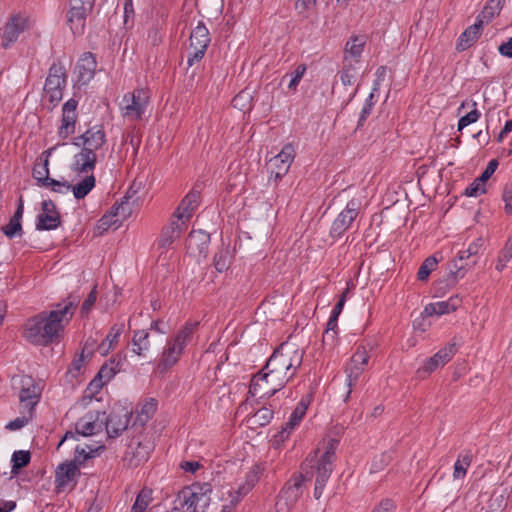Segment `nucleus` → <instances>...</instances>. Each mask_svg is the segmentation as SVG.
Masks as SVG:
<instances>
[{
  "label": "nucleus",
  "mask_w": 512,
  "mask_h": 512,
  "mask_svg": "<svg viewBox=\"0 0 512 512\" xmlns=\"http://www.w3.org/2000/svg\"><path fill=\"white\" fill-rule=\"evenodd\" d=\"M78 303V296L69 295L64 301L57 303L55 309L42 311L29 318L24 325V338L38 346H48L54 342H59L64 328L75 313Z\"/></svg>",
  "instance_id": "nucleus-1"
},
{
  "label": "nucleus",
  "mask_w": 512,
  "mask_h": 512,
  "mask_svg": "<svg viewBox=\"0 0 512 512\" xmlns=\"http://www.w3.org/2000/svg\"><path fill=\"white\" fill-rule=\"evenodd\" d=\"M304 351L294 343L284 342L266 361V369L288 383L303 362Z\"/></svg>",
  "instance_id": "nucleus-2"
},
{
  "label": "nucleus",
  "mask_w": 512,
  "mask_h": 512,
  "mask_svg": "<svg viewBox=\"0 0 512 512\" xmlns=\"http://www.w3.org/2000/svg\"><path fill=\"white\" fill-rule=\"evenodd\" d=\"M212 486L195 482L183 487L177 494L172 512H206L211 502Z\"/></svg>",
  "instance_id": "nucleus-3"
},
{
  "label": "nucleus",
  "mask_w": 512,
  "mask_h": 512,
  "mask_svg": "<svg viewBox=\"0 0 512 512\" xmlns=\"http://www.w3.org/2000/svg\"><path fill=\"white\" fill-rule=\"evenodd\" d=\"M198 327V321H188L176 334L167 340L158 364L160 369L168 370L178 362L187 343Z\"/></svg>",
  "instance_id": "nucleus-4"
},
{
  "label": "nucleus",
  "mask_w": 512,
  "mask_h": 512,
  "mask_svg": "<svg viewBox=\"0 0 512 512\" xmlns=\"http://www.w3.org/2000/svg\"><path fill=\"white\" fill-rule=\"evenodd\" d=\"M338 441L331 439L324 453L316 461L307 458L304 465H309L312 469V474H315V488L314 497L319 499L325 489L326 483L329 480L334 467V461L336 459V448Z\"/></svg>",
  "instance_id": "nucleus-5"
},
{
  "label": "nucleus",
  "mask_w": 512,
  "mask_h": 512,
  "mask_svg": "<svg viewBox=\"0 0 512 512\" xmlns=\"http://www.w3.org/2000/svg\"><path fill=\"white\" fill-rule=\"evenodd\" d=\"M68 75L61 62H54L48 70L44 91L52 108H55L63 98V92L67 86Z\"/></svg>",
  "instance_id": "nucleus-6"
},
{
  "label": "nucleus",
  "mask_w": 512,
  "mask_h": 512,
  "mask_svg": "<svg viewBox=\"0 0 512 512\" xmlns=\"http://www.w3.org/2000/svg\"><path fill=\"white\" fill-rule=\"evenodd\" d=\"M287 383L267 371L266 366L254 375L249 386V394L260 399L270 398L280 391Z\"/></svg>",
  "instance_id": "nucleus-7"
},
{
  "label": "nucleus",
  "mask_w": 512,
  "mask_h": 512,
  "mask_svg": "<svg viewBox=\"0 0 512 512\" xmlns=\"http://www.w3.org/2000/svg\"><path fill=\"white\" fill-rule=\"evenodd\" d=\"M149 99V91L144 88H137L124 94L120 103L122 116L129 120H140L146 112Z\"/></svg>",
  "instance_id": "nucleus-8"
},
{
  "label": "nucleus",
  "mask_w": 512,
  "mask_h": 512,
  "mask_svg": "<svg viewBox=\"0 0 512 512\" xmlns=\"http://www.w3.org/2000/svg\"><path fill=\"white\" fill-rule=\"evenodd\" d=\"M189 41L187 64L192 67L204 58L211 42L209 30L202 21H199L196 27L192 29Z\"/></svg>",
  "instance_id": "nucleus-9"
},
{
  "label": "nucleus",
  "mask_w": 512,
  "mask_h": 512,
  "mask_svg": "<svg viewBox=\"0 0 512 512\" xmlns=\"http://www.w3.org/2000/svg\"><path fill=\"white\" fill-rule=\"evenodd\" d=\"M362 203L359 198L349 200L345 208L337 215L331 224L330 236L338 239L351 227L358 217Z\"/></svg>",
  "instance_id": "nucleus-10"
},
{
  "label": "nucleus",
  "mask_w": 512,
  "mask_h": 512,
  "mask_svg": "<svg viewBox=\"0 0 512 512\" xmlns=\"http://www.w3.org/2000/svg\"><path fill=\"white\" fill-rule=\"evenodd\" d=\"M294 158L295 149L293 145L290 143L284 145L281 151L268 162L269 180L274 179L275 182L281 180L289 171Z\"/></svg>",
  "instance_id": "nucleus-11"
},
{
  "label": "nucleus",
  "mask_w": 512,
  "mask_h": 512,
  "mask_svg": "<svg viewBox=\"0 0 512 512\" xmlns=\"http://www.w3.org/2000/svg\"><path fill=\"white\" fill-rule=\"evenodd\" d=\"M31 26L32 21L28 15L22 13L12 15L4 26L1 46L4 49L9 48L18 40L20 34L30 29Z\"/></svg>",
  "instance_id": "nucleus-12"
},
{
  "label": "nucleus",
  "mask_w": 512,
  "mask_h": 512,
  "mask_svg": "<svg viewBox=\"0 0 512 512\" xmlns=\"http://www.w3.org/2000/svg\"><path fill=\"white\" fill-rule=\"evenodd\" d=\"M106 143V133L102 125H95L73 139V145L96 153Z\"/></svg>",
  "instance_id": "nucleus-13"
},
{
  "label": "nucleus",
  "mask_w": 512,
  "mask_h": 512,
  "mask_svg": "<svg viewBox=\"0 0 512 512\" xmlns=\"http://www.w3.org/2000/svg\"><path fill=\"white\" fill-rule=\"evenodd\" d=\"M70 5L67 22L73 34H82L85 28L86 17L91 12L94 4H88L86 0H70Z\"/></svg>",
  "instance_id": "nucleus-14"
},
{
  "label": "nucleus",
  "mask_w": 512,
  "mask_h": 512,
  "mask_svg": "<svg viewBox=\"0 0 512 512\" xmlns=\"http://www.w3.org/2000/svg\"><path fill=\"white\" fill-rule=\"evenodd\" d=\"M200 197V191L195 187L190 190L172 214L173 219L183 222L184 225L188 227L190 219L193 217V214L200 204Z\"/></svg>",
  "instance_id": "nucleus-15"
},
{
  "label": "nucleus",
  "mask_w": 512,
  "mask_h": 512,
  "mask_svg": "<svg viewBox=\"0 0 512 512\" xmlns=\"http://www.w3.org/2000/svg\"><path fill=\"white\" fill-rule=\"evenodd\" d=\"M104 421L105 412L89 411L76 422V434L81 436L97 434L103 430Z\"/></svg>",
  "instance_id": "nucleus-16"
},
{
  "label": "nucleus",
  "mask_w": 512,
  "mask_h": 512,
  "mask_svg": "<svg viewBox=\"0 0 512 512\" xmlns=\"http://www.w3.org/2000/svg\"><path fill=\"white\" fill-rule=\"evenodd\" d=\"M456 345V342H451L441 348L436 354L425 360L417 373L429 375L438 368L446 365L455 355L457 351Z\"/></svg>",
  "instance_id": "nucleus-17"
},
{
  "label": "nucleus",
  "mask_w": 512,
  "mask_h": 512,
  "mask_svg": "<svg viewBox=\"0 0 512 512\" xmlns=\"http://www.w3.org/2000/svg\"><path fill=\"white\" fill-rule=\"evenodd\" d=\"M21 390L19 392V401L22 409L32 414L34 407L37 405L40 399V389L34 383V380L30 376H23L20 380Z\"/></svg>",
  "instance_id": "nucleus-18"
},
{
  "label": "nucleus",
  "mask_w": 512,
  "mask_h": 512,
  "mask_svg": "<svg viewBox=\"0 0 512 512\" xmlns=\"http://www.w3.org/2000/svg\"><path fill=\"white\" fill-rule=\"evenodd\" d=\"M77 106L78 101L74 98H70L62 106V118L61 125L58 128V136L63 140L67 139L75 132L77 121Z\"/></svg>",
  "instance_id": "nucleus-19"
},
{
  "label": "nucleus",
  "mask_w": 512,
  "mask_h": 512,
  "mask_svg": "<svg viewBox=\"0 0 512 512\" xmlns=\"http://www.w3.org/2000/svg\"><path fill=\"white\" fill-rule=\"evenodd\" d=\"M262 468L254 465L245 475V479L238 487L228 492L229 499L238 505L247 496L260 479Z\"/></svg>",
  "instance_id": "nucleus-20"
},
{
  "label": "nucleus",
  "mask_w": 512,
  "mask_h": 512,
  "mask_svg": "<svg viewBox=\"0 0 512 512\" xmlns=\"http://www.w3.org/2000/svg\"><path fill=\"white\" fill-rule=\"evenodd\" d=\"M131 413L125 409L119 412L112 411L109 416L105 415L104 426L108 437L116 438L124 432L130 422Z\"/></svg>",
  "instance_id": "nucleus-21"
},
{
  "label": "nucleus",
  "mask_w": 512,
  "mask_h": 512,
  "mask_svg": "<svg viewBox=\"0 0 512 512\" xmlns=\"http://www.w3.org/2000/svg\"><path fill=\"white\" fill-rule=\"evenodd\" d=\"M42 213L37 216V230H54L61 224V217L52 200L42 202Z\"/></svg>",
  "instance_id": "nucleus-22"
},
{
  "label": "nucleus",
  "mask_w": 512,
  "mask_h": 512,
  "mask_svg": "<svg viewBox=\"0 0 512 512\" xmlns=\"http://www.w3.org/2000/svg\"><path fill=\"white\" fill-rule=\"evenodd\" d=\"M79 476L80 470L78 464H76L74 461L61 463L55 471L56 488H63L70 483L75 485Z\"/></svg>",
  "instance_id": "nucleus-23"
},
{
  "label": "nucleus",
  "mask_w": 512,
  "mask_h": 512,
  "mask_svg": "<svg viewBox=\"0 0 512 512\" xmlns=\"http://www.w3.org/2000/svg\"><path fill=\"white\" fill-rule=\"evenodd\" d=\"M96 153L81 149L73 157L72 170L79 174H93L96 167Z\"/></svg>",
  "instance_id": "nucleus-24"
},
{
  "label": "nucleus",
  "mask_w": 512,
  "mask_h": 512,
  "mask_svg": "<svg viewBox=\"0 0 512 512\" xmlns=\"http://www.w3.org/2000/svg\"><path fill=\"white\" fill-rule=\"evenodd\" d=\"M97 62L94 55L90 52H85L79 59L76 66V73L78 82L85 85L93 79Z\"/></svg>",
  "instance_id": "nucleus-25"
},
{
  "label": "nucleus",
  "mask_w": 512,
  "mask_h": 512,
  "mask_svg": "<svg viewBox=\"0 0 512 512\" xmlns=\"http://www.w3.org/2000/svg\"><path fill=\"white\" fill-rule=\"evenodd\" d=\"M186 229L187 226H185L183 222H179L171 217L169 224L164 226L161 231L158 246L163 249L169 248Z\"/></svg>",
  "instance_id": "nucleus-26"
},
{
  "label": "nucleus",
  "mask_w": 512,
  "mask_h": 512,
  "mask_svg": "<svg viewBox=\"0 0 512 512\" xmlns=\"http://www.w3.org/2000/svg\"><path fill=\"white\" fill-rule=\"evenodd\" d=\"M307 408H308V404L303 399L296 405V407L293 410V412L291 413L288 421L285 423L284 427L277 435L279 441H285L289 437L291 431L296 426L299 425V423L305 416Z\"/></svg>",
  "instance_id": "nucleus-27"
},
{
  "label": "nucleus",
  "mask_w": 512,
  "mask_h": 512,
  "mask_svg": "<svg viewBox=\"0 0 512 512\" xmlns=\"http://www.w3.org/2000/svg\"><path fill=\"white\" fill-rule=\"evenodd\" d=\"M483 24L484 20H481L480 17H477L476 22L473 25L467 27L459 36L456 46L457 50H466L473 43H475L481 36Z\"/></svg>",
  "instance_id": "nucleus-28"
},
{
  "label": "nucleus",
  "mask_w": 512,
  "mask_h": 512,
  "mask_svg": "<svg viewBox=\"0 0 512 512\" xmlns=\"http://www.w3.org/2000/svg\"><path fill=\"white\" fill-rule=\"evenodd\" d=\"M59 144L45 150L42 156H45L43 163L35 164L32 170V176L40 187H46L52 178L49 177V157L57 149Z\"/></svg>",
  "instance_id": "nucleus-29"
},
{
  "label": "nucleus",
  "mask_w": 512,
  "mask_h": 512,
  "mask_svg": "<svg viewBox=\"0 0 512 512\" xmlns=\"http://www.w3.org/2000/svg\"><path fill=\"white\" fill-rule=\"evenodd\" d=\"M365 43H366V41L363 36L350 37V39L347 41V43L345 45L343 62L352 61V63L358 64L359 59L362 55Z\"/></svg>",
  "instance_id": "nucleus-30"
},
{
  "label": "nucleus",
  "mask_w": 512,
  "mask_h": 512,
  "mask_svg": "<svg viewBox=\"0 0 512 512\" xmlns=\"http://www.w3.org/2000/svg\"><path fill=\"white\" fill-rule=\"evenodd\" d=\"M461 304V299L458 296L450 297L446 301H439L430 303L424 309V312L429 315H444L450 312H454Z\"/></svg>",
  "instance_id": "nucleus-31"
},
{
  "label": "nucleus",
  "mask_w": 512,
  "mask_h": 512,
  "mask_svg": "<svg viewBox=\"0 0 512 512\" xmlns=\"http://www.w3.org/2000/svg\"><path fill=\"white\" fill-rule=\"evenodd\" d=\"M209 243V235L201 230L191 231L186 239L187 249L192 254H202L206 251Z\"/></svg>",
  "instance_id": "nucleus-32"
},
{
  "label": "nucleus",
  "mask_w": 512,
  "mask_h": 512,
  "mask_svg": "<svg viewBox=\"0 0 512 512\" xmlns=\"http://www.w3.org/2000/svg\"><path fill=\"white\" fill-rule=\"evenodd\" d=\"M365 370H362L358 367H345L346 380L345 385L347 387V391L343 396V401L346 403L351 398L352 392L359 386V384L363 380V373Z\"/></svg>",
  "instance_id": "nucleus-33"
},
{
  "label": "nucleus",
  "mask_w": 512,
  "mask_h": 512,
  "mask_svg": "<svg viewBox=\"0 0 512 512\" xmlns=\"http://www.w3.org/2000/svg\"><path fill=\"white\" fill-rule=\"evenodd\" d=\"M132 352L140 357H146L150 350L149 331L145 329L135 330L132 337Z\"/></svg>",
  "instance_id": "nucleus-34"
},
{
  "label": "nucleus",
  "mask_w": 512,
  "mask_h": 512,
  "mask_svg": "<svg viewBox=\"0 0 512 512\" xmlns=\"http://www.w3.org/2000/svg\"><path fill=\"white\" fill-rule=\"evenodd\" d=\"M124 322L115 323L109 330L106 338L99 345V350L102 354H106L111 350L119 341L121 334L124 331Z\"/></svg>",
  "instance_id": "nucleus-35"
},
{
  "label": "nucleus",
  "mask_w": 512,
  "mask_h": 512,
  "mask_svg": "<svg viewBox=\"0 0 512 512\" xmlns=\"http://www.w3.org/2000/svg\"><path fill=\"white\" fill-rule=\"evenodd\" d=\"M471 451H464L460 453L453 466V479L463 480L467 474V470L472 463Z\"/></svg>",
  "instance_id": "nucleus-36"
},
{
  "label": "nucleus",
  "mask_w": 512,
  "mask_h": 512,
  "mask_svg": "<svg viewBox=\"0 0 512 512\" xmlns=\"http://www.w3.org/2000/svg\"><path fill=\"white\" fill-rule=\"evenodd\" d=\"M465 107L471 108V111L468 112L466 115L460 117L458 121V131H461L468 125L477 122L481 116V112L477 109V103L475 101L471 100L462 102L460 107L458 108V111Z\"/></svg>",
  "instance_id": "nucleus-37"
},
{
  "label": "nucleus",
  "mask_w": 512,
  "mask_h": 512,
  "mask_svg": "<svg viewBox=\"0 0 512 512\" xmlns=\"http://www.w3.org/2000/svg\"><path fill=\"white\" fill-rule=\"evenodd\" d=\"M96 179L93 174H86L77 184L71 185V190L76 199L85 198L95 187Z\"/></svg>",
  "instance_id": "nucleus-38"
},
{
  "label": "nucleus",
  "mask_w": 512,
  "mask_h": 512,
  "mask_svg": "<svg viewBox=\"0 0 512 512\" xmlns=\"http://www.w3.org/2000/svg\"><path fill=\"white\" fill-rule=\"evenodd\" d=\"M157 410V401L153 398L145 401L144 404L141 405L139 409L136 410V418L135 424H139L140 426H144L149 419L153 417Z\"/></svg>",
  "instance_id": "nucleus-39"
},
{
  "label": "nucleus",
  "mask_w": 512,
  "mask_h": 512,
  "mask_svg": "<svg viewBox=\"0 0 512 512\" xmlns=\"http://www.w3.org/2000/svg\"><path fill=\"white\" fill-rule=\"evenodd\" d=\"M506 0H489L484 6L481 13L477 16L484 23H489L502 10Z\"/></svg>",
  "instance_id": "nucleus-40"
},
{
  "label": "nucleus",
  "mask_w": 512,
  "mask_h": 512,
  "mask_svg": "<svg viewBox=\"0 0 512 512\" xmlns=\"http://www.w3.org/2000/svg\"><path fill=\"white\" fill-rule=\"evenodd\" d=\"M340 80L344 87L352 86L357 78L358 68L356 64L350 62H343V68L340 71Z\"/></svg>",
  "instance_id": "nucleus-41"
},
{
  "label": "nucleus",
  "mask_w": 512,
  "mask_h": 512,
  "mask_svg": "<svg viewBox=\"0 0 512 512\" xmlns=\"http://www.w3.org/2000/svg\"><path fill=\"white\" fill-rule=\"evenodd\" d=\"M476 264L475 260L471 262L460 263L458 260L454 259L451 263L449 275L452 278V282L455 283L459 279H462L467 271L471 269Z\"/></svg>",
  "instance_id": "nucleus-42"
},
{
  "label": "nucleus",
  "mask_w": 512,
  "mask_h": 512,
  "mask_svg": "<svg viewBox=\"0 0 512 512\" xmlns=\"http://www.w3.org/2000/svg\"><path fill=\"white\" fill-rule=\"evenodd\" d=\"M152 499V490L143 488L136 496L131 512H145Z\"/></svg>",
  "instance_id": "nucleus-43"
},
{
  "label": "nucleus",
  "mask_w": 512,
  "mask_h": 512,
  "mask_svg": "<svg viewBox=\"0 0 512 512\" xmlns=\"http://www.w3.org/2000/svg\"><path fill=\"white\" fill-rule=\"evenodd\" d=\"M112 212L118 217L121 221L127 219L132 213V204L130 203V196L125 195L121 199L120 203H115L112 207Z\"/></svg>",
  "instance_id": "nucleus-44"
},
{
  "label": "nucleus",
  "mask_w": 512,
  "mask_h": 512,
  "mask_svg": "<svg viewBox=\"0 0 512 512\" xmlns=\"http://www.w3.org/2000/svg\"><path fill=\"white\" fill-rule=\"evenodd\" d=\"M369 353L364 346H358L352 355L350 362L347 364L349 367H358L365 370L369 361Z\"/></svg>",
  "instance_id": "nucleus-45"
},
{
  "label": "nucleus",
  "mask_w": 512,
  "mask_h": 512,
  "mask_svg": "<svg viewBox=\"0 0 512 512\" xmlns=\"http://www.w3.org/2000/svg\"><path fill=\"white\" fill-rule=\"evenodd\" d=\"M31 460V455L29 451L26 450H17L14 451L11 457L12 462V472L16 473L19 469L26 467Z\"/></svg>",
  "instance_id": "nucleus-46"
},
{
  "label": "nucleus",
  "mask_w": 512,
  "mask_h": 512,
  "mask_svg": "<svg viewBox=\"0 0 512 512\" xmlns=\"http://www.w3.org/2000/svg\"><path fill=\"white\" fill-rule=\"evenodd\" d=\"M88 450L86 449V447H81V446H76L75 448V458H74V462L78 465H82L84 464V462L90 458H94L100 449H102L103 447L102 446H99L95 449H92L90 447H87Z\"/></svg>",
  "instance_id": "nucleus-47"
},
{
  "label": "nucleus",
  "mask_w": 512,
  "mask_h": 512,
  "mask_svg": "<svg viewBox=\"0 0 512 512\" xmlns=\"http://www.w3.org/2000/svg\"><path fill=\"white\" fill-rule=\"evenodd\" d=\"M512 258V239H508L504 248L500 251L498 260L496 263V270L499 272H502L506 264L511 260Z\"/></svg>",
  "instance_id": "nucleus-48"
},
{
  "label": "nucleus",
  "mask_w": 512,
  "mask_h": 512,
  "mask_svg": "<svg viewBox=\"0 0 512 512\" xmlns=\"http://www.w3.org/2000/svg\"><path fill=\"white\" fill-rule=\"evenodd\" d=\"M437 263H438V261L434 256L427 257L418 269V272H417L418 280H420V281L426 280L428 278V276L430 275V273L437 266Z\"/></svg>",
  "instance_id": "nucleus-49"
},
{
  "label": "nucleus",
  "mask_w": 512,
  "mask_h": 512,
  "mask_svg": "<svg viewBox=\"0 0 512 512\" xmlns=\"http://www.w3.org/2000/svg\"><path fill=\"white\" fill-rule=\"evenodd\" d=\"M273 418V411L270 408L262 407L257 410L251 417V421L255 425L265 426L270 423Z\"/></svg>",
  "instance_id": "nucleus-50"
},
{
  "label": "nucleus",
  "mask_w": 512,
  "mask_h": 512,
  "mask_svg": "<svg viewBox=\"0 0 512 512\" xmlns=\"http://www.w3.org/2000/svg\"><path fill=\"white\" fill-rule=\"evenodd\" d=\"M121 223L122 221L118 217H116V215L112 212L111 209L108 213L104 214L98 221V229L106 231L112 226L118 228Z\"/></svg>",
  "instance_id": "nucleus-51"
},
{
  "label": "nucleus",
  "mask_w": 512,
  "mask_h": 512,
  "mask_svg": "<svg viewBox=\"0 0 512 512\" xmlns=\"http://www.w3.org/2000/svg\"><path fill=\"white\" fill-rule=\"evenodd\" d=\"M149 446L138 443L135 450L132 451V458L130 459L131 466H137L140 462L148 459Z\"/></svg>",
  "instance_id": "nucleus-52"
},
{
  "label": "nucleus",
  "mask_w": 512,
  "mask_h": 512,
  "mask_svg": "<svg viewBox=\"0 0 512 512\" xmlns=\"http://www.w3.org/2000/svg\"><path fill=\"white\" fill-rule=\"evenodd\" d=\"M375 93L376 92L371 91L370 94L368 95V97L366 98L365 103H364L362 110L360 112V115H359L358 126L363 125V123L366 121L368 116L371 114L372 109L377 101L375 99Z\"/></svg>",
  "instance_id": "nucleus-53"
},
{
  "label": "nucleus",
  "mask_w": 512,
  "mask_h": 512,
  "mask_svg": "<svg viewBox=\"0 0 512 512\" xmlns=\"http://www.w3.org/2000/svg\"><path fill=\"white\" fill-rule=\"evenodd\" d=\"M118 365L119 363L115 365L114 362L111 363V366L105 364L100 368L96 376L105 383H108L120 371Z\"/></svg>",
  "instance_id": "nucleus-54"
},
{
  "label": "nucleus",
  "mask_w": 512,
  "mask_h": 512,
  "mask_svg": "<svg viewBox=\"0 0 512 512\" xmlns=\"http://www.w3.org/2000/svg\"><path fill=\"white\" fill-rule=\"evenodd\" d=\"M2 232L10 239L21 236L22 234V225L21 222H18L10 218L9 223L2 227Z\"/></svg>",
  "instance_id": "nucleus-55"
},
{
  "label": "nucleus",
  "mask_w": 512,
  "mask_h": 512,
  "mask_svg": "<svg viewBox=\"0 0 512 512\" xmlns=\"http://www.w3.org/2000/svg\"><path fill=\"white\" fill-rule=\"evenodd\" d=\"M306 72V66L304 64L298 65L296 69L290 74V80L288 83V88L290 90H296L298 84L303 78Z\"/></svg>",
  "instance_id": "nucleus-56"
},
{
  "label": "nucleus",
  "mask_w": 512,
  "mask_h": 512,
  "mask_svg": "<svg viewBox=\"0 0 512 512\" xmlns=\"http://www.w3.org/2000/svg\"><path fill=\"white\" fill-rule=\"evenodd\" d=\"M229 257L227 251H220L214 256V267L218 272H224L229 267Z\"/></svg>",
  "instance_id": "nucleus-57"
},
{
  "label": "nucleus",
  "mask_w": 512,
  "mask_h": 512,
  "mask_svg": "<svg viewBox=\"0 0 512 512\" xmlns=\"http://www.w3.org/2000/svg\"><path fill=\"white\" fill-rule=\"evenodd\" d=\"M486 192L485 183L480 182L478 178L465 189V195L468 197H477Z\"/></svg>",
  "instance_id": "nucleus-58"
},
{
  "label": "nucleus",
  "mask_w": 512,
  "mask_h": 512,
  "mask_svg": "<svg viewBox=\"0 0 512 512\" xmlns=\"http://www.w3.org/2000/svg\"><path fill=\"white\" fill-rule=\"evenodd\" d=\"M302 491L297 490L296 488L291 487L289 483H286L281 491V495L286 499L290 504L295 503L301 496Z\"/></svg>",
  "instance_id": "nucleus-59"
},
{
  "label": "nucleus",
  "mask_w": 512,
  "mask_h": 512,
  "mask_svg": "<svg viewBox=\"0 0 512 512\" xmlns=\"http://www.w3.org/2000/svg\"><path fill=\"white\" fill-rule=\"evenodd\" d=\"M47 188H50L52 191L60 194H66L71 190V184L66 181H58L55 179H51L50 182H48Z\"/></svg>",
  "instance_id": "nucleus-60"
},
{
  "label": "nucleus",
  "mask_w": 512,
  "mask_h": 512,
  "mask_svg": "<svg viewBox=\"0 0 512 512\" xmlns=\"http://www.w3.org/2000/svg\"><path fill=\"white\" fill-rule=\"evenodd\" d=\"M31 418H32V414H29L28 417L27 416L17 417L14 420L8 422V424L6 425V429L11 430V431L19 430V429L23 428L24 426H26L29 423V421L31 420Z\"/></svg>",
  "instance_id": "nucleus-61"
},
{
  "label": "nucleus",
  "mask_w": 512,
  "mask_h": 512,
  "mask_svg": "<svg viewBox=\"0 0 512 512\" xmlns=\"http://www.w3.org/2000/svg\"><path fill=\"white\" fill-rule=\"evenodd\" d=\"M391 456L387 453H382L378 457H375L371 464V471L377 472L381 470L385 465L389 463Z\"/></svg>",
  "instance_id": "nucleus-62"
},
{
  "label": "nucleus",
  "mask_w": 512,
  "mask_h": 512,
  "mask_svg": "<svg viewBox=\"0 0 512 512\" xmlns=\"http://www.w3.org/2000/svg\"><path fill=\"white\" fill-rule=\"evenodd\" d=\"M337 339H338V331H324L323 337H322V342H323L324 346L332 349L337 345Z\"/></svg>",
  "instance_id": "nucleus-63"
},
{
  "label": "nucleus",
  "mask_w": 512,
  "mask_h": 512,
  "mask_svg": "<svg viewBox=\"0 0 512 512\" xmlns=\"http://www.w3.org/2000/svg\"><path fill=\"white\" fill-rule=\"evenodd\" d=\"M502 199L505 203V211L510 214L512 212V185H505L502 193Z\"/></svg>",
  "instance_id": "nucleus-64"
}]
</instances>
